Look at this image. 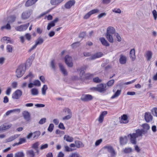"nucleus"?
<instances>
[{
  "instance_id": "3c124183",
  "label": "nucleus",
  "mask_w": 157,
  "mask_h": 157,
  "mask_svg": "<svg viewBox=\"0 0 157 157\" xmlns=\"http://www.w3.org/2000/svg\"><path fill=\"white\" fill-rule=\"evenodd\" d=\"M132 151V149L130 147L125 148L123 150L124 153H128L131 152Z\"/></svg>"
},
{
  "instance_id": "a19ab883",
  "label": "nucleus",
  "mask_w": 157,
  "mask_h": 157,
  "mask_svg": "<svg viewBox=\"0 0 157 157\" xmlns=\"http://www.w3.org/2000/svg\"><path fill=\"white\" fill-rule=\"evenodd\" d=\"M69 157H81L80 155L77 152L72 153L70 154Z\"/></svg>"
},
{
  "instance_id": "39448f33",
  "label": "nucleus",
  "mask_w": 157,
  "mask_h": 157,
  "mask_svg": "<svg viewBox=\"0 0 157 157\" xmlns=\"http://www.w3.org/2000/svg\"><path fill=\"white\" fill-rule=\"evenodd\" d=\"M65 62L67 66L69 67H72L73 66L72 59L69 55H67L65 58Z\"/></svg>"
},
{
  "instance_id": "e433bc0d",
  "label": "nucleus",
  "mask_w": 157,
  "mask_h": 157,
  "mask_svg": "<svg viewBox=\"0 0 157 157\" xmlns=\"http://www.w3.org/2000/svg\"><path fill=\"white\" fill-rule=\"evenodd\" d=\"M27 154L29 157H34L35 156L34 153L32 150L28 151Z\"/></svg>"
},
{
  "instance_id": "5fc2aeb1",
  "label": "nucleus",
  "mask_w": 157,
  "mask_h": 157,
  "mask_svg": "<svg viewBox=\"0 0 157 157\" xmlns=\"http://www.w3.org/2000/svg\"><path fill=\"white\" fill-rule=\"evenodd\" d=\"M7 51L9 52H11L12 51L13 48L11 45H8L6 47Z\"/></svg>"
},
{
  "instance_id": "b1692460",
  "label": "nucleus",
  "mask_w": 157,
  "mask_h": 157,
  "mask_svg": "<svg viewBox=\"0 0 157 157\" xmlns=\"http://www.w3.org/2000/svg\"><path fill=\"white\" fill-rule=\"evenodd\" d=\"M99 40L101 42L102 44L105 46H109V44L108 41L105 40L104 37H101Z\"/></svg>"
},
{
  "instance_id": "1a4fd4ad",
  "label": "nucleus",
  "mask_w": 157,
  "mask_h": 157,
  "mask_svg": "<svg viewBox=\"0 0 157 157\" xmlns=\"http://www.w3.org/2000/svg\"><path fill=\"white\" fill-rule=\"evenodd\" d=\"M32 10H29L23 12L21 15L22 19H28L32 14Z\"/></svg>"
},
{
  "instance_id": "393cba45",
  "label": "nucleus",
  "mask_w": 157,
  "mask_h": 157,
  "mask_svg": "<svg viewBox=\"0 0 157 157\" xmlns=\"http://www.w3.org/2000/svg\"><path fill=\"white\" fill-rule=\"evenodd\" d=\"M2 42H5L6 44L10 43L12 44L13 43V41L10 38L5 36L2 39Z\"/></svg>"
},
{
  "instance_id": "a211bd4d",
  "label": "nucleus",
  "mask_w": 157,
  "mask_h": 157,
  "mask_svg": "<svg viewBox=\"0 0 157 157\" xmlns=\"http://www.w3.org/2000/svg\"><path fill=\"white\" fill-rule=\"evenodd\" d=\"M64 0H51L50 3L51 5L56 6H59Z\"/></svg>"
},
{
  "instance_id": "9d476101",
  "label": "nucleus",
  "mask_w": 157,
  "mask_h": 157,
  "mask_svg": "<svg viewBox=\"0 0 157 157\" xmlns=\"http://www.w3.org/2000/svg\"><path fill=\"white\" fill-rule=\"evenodd\" d=\"M29 25V23H27L26 24L22 25L20 26L16 27L15 28V29L19 31H23L27 29Z\"/></svg>"
},
{
  "instance_id": "c03bdc74",
  "label": "nucleus",
  "mask_w": 157,
  "mask_h": 157,
  "mask_svg": "<svg viewBox=\"0 0 157 157\" xmlns=\"http://www.w3.org/2000/svg\"><path fill=\"white\" fill-rule=\"evenodd\" d=\"M54 125L53 124H49V125L48 127V131L50 132H52L53 131V130L54 129Z\"/></svg>"
},
{
  "instance_id": "37998d69",
  "label": "nucleus",
  "mask_w": 157,
  "mask_h": 157,
  "mask_svg": "<svg viewBox=\"0 0 157 157\" xmlns=\"http://www.w3.org/2000/svg\"><path fill=\"white\" fill-rule=\"evenodd\" d=\"M40 132L39 131H36L33 133L34 139H37L40 135Z\"/></svg>"
},
{
  "instance_id": "423d86ee",
  "label": "nucleus",
  "mask_w": 157,
  "mask_h": 157,
  "mask_svg": "<svg viewBox=\"0 0 157 157\" xmlns=\"http://www.w3.org/2000/svg\"><path fill=\"white\" fill-rule=\"evenodd\" d=\"M93 98V97L89 94H83L81 98V100L84 101H88L91 100Z\"/></svg>"
},
{
  "instance_id": "cd10ccee",
  "label": "nucleus",
  "mask_w": 157,
  "mask_h": 157,
  "mask_svg": "<svg viewBox=\"0 0 157 157\" xmlns=\"http://www.w3.org/2000/svg\"><path fill=\"white\" fill-rule=\"evenodd\" d=\"M11 126V124L2 125L0 126V131L9 128Z\"/></svg>"
},
{
  "instance_id": "8fccbe9b",
  "label": "nucleus",
  "mask_w": 157,
  "mask_h": 157,
  "mask_svg": "<svg viewBox=\"0 0 157 157\" xmlns=\"http://www.w3.org/2000/svg\"><path fill=\"white\" fill-rule=\"evenodd\" d=\"M114 82V80H111L108 81L107 83V85L108 86L111 87L112 86Z\"/></svg>"
},
{
  "instance_id": "412c9836",
  "label": "nucleus",
  "mask_w": 157,
  "mask_h": 157,
  "mask_svg": "<svg viewBox=\"0 0 157 157\" xmlns=\"http://www.w3.org/2000/svg\"><path fill=\"white\" fill-rule=\"evenodd\" d=\"M115 33V30L114 27L111 26L108 27L106 34L113 35Z\"/></svg>"
},
{
  "instance_id": "603ef678",
  "label": "nucleus",
  "mask_w": 157,
  "mask_h": 157,
  "mask_svg": "<svg viewBox=\"0 0 157 157\" xmlns=\"http://www.w3.org/2000/svg\"><path fill=\"white\" fill-rule=\"evenodd\" d=\"M51 67L53 70H56V67L54 60H52L51 62Z\"/></svg>"
},
{
  "instance_id": "6ab92c4d",
  "label": "nucleus",
  "mask_w": 157,
  "mask_h": 157,
  "mask_svg": "<svg viewBox=\"0 0 157 157\" xmlns=\"http://www.w3.org/2000/svg\"><path fill=\"white\" fill-rule=\"evenodd\" d=\"M144 117L147 122H149L152 119V116L149 112H146L145 113Z\"/></svg>"
},
{
  "instance_id": "bf43d9fd",
  "label": "nucleus",
  "mask_w": 157,
  "mask_h": 157,
  "mask_svg": "<svg viewBox=\"0 0 157 157\" xmlns=\"http://www.w3.org/2000/svg\"><path fill=\"white\" fill-rule=\"evenodd\" d=\"M93 81L95 82L99 83L101 82V79H100L98 77H96L94 78L93 79Z\"/></svg>"
},
{
  "instance_id": "774afa93",
  "label": "nucleus",
  "mask_w": 157,
  "mask_h": 157,
  "mask_svg": "<svg viewBox=\"0 0 157 157\" xmlns=\"http://www.w3.org/2000/svg\"><path fill=\"white\" fill-rule=\"evenodd\" d=\"M58 127L60 129L62 130H64L65 129V127L64 125L62 123H60L58 126Z\"/></svg>"
},
{
  "instance_id": "49530a36",
  "label": "nucleus",
  "mask_w": 157,
  "mask_h": 157,
  "mask_svg": "<svg viewBox=\"0 0 157 157\" xmlns=\"http://www.w3.org/2000/svg\"><path fill=\"white\" fill-rule=\"evenodd\" d=\"M39 144H40L39 142H36V143H35L34 144H33L32 147L33 148L35 149L37 151L38 147Z\"/></svg>"
},
{
  "instance_id": "6e6552de",
  "label": "nucleus",
  "mask_w": 157,
  "mask_h": 157,
  "mask_svg": "<svg viewBox=\"0 0 157 157\" xmlns=\"http://www.w3.org/2000/svg\"><path fill=\"white\" fill-rule=\"evenodd\" d=\"M22 94V92L20 90H17L12 94V97L14 99H18Z\"/></svg>"
},
{
  "instance_id": "0e129e2a",
  "label": "nucleus",
  "mask_w": 157,
  "mask_h": 157,
  "mask_svg": "<svg viewBox=\"0 0 157 157\" xmlns=\"http://www.w3.org/2000/svg\"><path fill=\"white\" fill-rule=\"evenodd\" d=\"M112 11L116 13H121V10L119 8H115L112 10Z\"/></svg>"
},
{
  "instance_id": "052dcab7",
  "label": "nucleus",
  "mask_w": 157,
  "mask_h": 157,
  "mask_svg": "<svg viewBox=\"0 0 157 157\" xmlns=\"http://www.w3.org/2000/svg\"><path fill=\"white\" fill-rule=\"evenodd\" d=\"M16 17L14 16H12L9 17V23H12L15 20Z\"/></svg>"
},
{
  "instance_id": "7ed1b4c3",
  "label": "nucleus",
  "mask_w": 157,
  "mask_h": 157,
  "mask_svg": "<svg viewBox=\"0 0 157 157\" xmlns=\"http://www.w3.org/2000/svg\"><path fill=\"white\" fill-rule=\"evenodd\" d=\"M26 68L24 65L21 64L18 66L16 71V76L17 78H20L24 74Z\"/></svg>"
},
{
  "instance_id": "69168bd1",
  "label": "nucleus",
  "mask_w": 157,
  "mask_h": 157,
  "mask_svg": "<svg viewBox=\"0 0 157 157\" xmlns=\"http://www.w3.org/2000/svg\"><path fill=\"white\" fill-rule=\"evenodd\" d=\"M46 121V118H42L39 121V123L40 124H42L45 123Z\"/></svg>"
},
{
  "instance_id": "c9c22d12",
  "label": "nucleus",
  "mask_w": 157,
  "mask_h": 157,
  "mask_svg": "<svg viewBox=\"0 0 157 157\" xmlns=\"http://www.w3.org/2000/svg\"><path fill=\"white\" fill-rule=\"evenodd\" d=\"M31 94L33 95H37L39 94L38 90L35 88L32 89L31 90Z\"/></svg>"
},
{
  "instance_id": "a18cd8bd",
  "label": "nucleus",
  "mask_w": 157,
  "mask_h": 157,
  "mask_svg": "<svg viewBox=\"0 0 157 157\" xmlns=\"http://www.w3.org/2000/svg\"><path fill=\"white\" fill-rule=\"evenodd\" d=\"M55 25L54 24V23H53L52 21L51 22H50L48 24L47 27V30H50L52 27L54 26Z\"/></svg>"
},
{
  "instance_id": "f03ea898",
  "label": "nucleus",
  "mask_w": 157,
  "mask_h": 157,
  "mask_svg": "<svg viewBox=\"0 0 157 157\" xmlns=\"http://www.w3.org/2000/svg\"><path fill=\"white\" fill-rule=\"evenodd\" d=\"M87 68L86 66H84L78 69L77 70L79 72V77L81 79L86 78L88 79L91 77L92 74L90 73H87L86 74H85L84 70Z\"/></svg>"
},
{
  "instance_id": "72a5a7b5",
  "label": "nucleus",
  "mask_w": 157,
  "mask_h": 157,
  "mask_svg": "<svg viewBox=\"0 0 157 157\" xmlns=\"http://www.w3.org/2000/svg\"><path fill=\"white\" fill-rule=\"evenodd\" d=\"M75 144L76 147L78 148H79L80 147H84V145L81 142L79 141H75Z\"/></svg>"
},
{
  "instance_id": "f704fd0d",
  "label": "nucleus",
  "mask_w": 157,
  "mask_h": 157,
  "mask_svg": "<svg viewBox=\"0 0 157 157\" xmlns=\"http://www.w3.org/2000/svg\"><path fill=\"white\" fill-rule=\"evenodd\" d=\"M152 53L151 51H148L146 52V57L148 60H150L151 59L152 57Z\"/></svg>"
},
{
  "instance_id": "79ce46f5",
  "label": "nucleus",
  "mask_w": 157,
  "mask_h": 157,
  "mask_svg": "<svg viewBox=\"0 0 157 157\" xmlns=\"http://www.w3.org/2000/svg\"><path fill=\"white\" fill-rule=\"evenodd\" d=\"M56 133L59 135V136L61 137L64 134V132L63 131H61L59 129H57L56 131Z\"/></svg>"
},
{
  "instance_id": "4468645a",
  "label": "nucleus",
  "mask_w": 157,
  "mask_h": 157,
  "mask_svg": "<svg viewBox=\"0 0 157 157\" xmlns=\"http://www.w3.org/2000/svg\"><path fill=\"white\" fill-rule=\"evenodd\" d=\"M106 85L105 84H101L97 85L98 91L102 92L105 91L106 90Z\"/></svg>"
},
{
  "instance_id": "09e8293b",
  "label": "nucleus",
  "mask_w": 157,
  "mask_h": 157,
  "mask_svg": "<svg viewBox=\"0 0 157 157\" xmlns=\"http://www.w3.org/2000/svg\"><path fill=\"white\" fill-rule=\"evenodd\" d=\"M151 111L154 116L157 117V108H153L152 109Z\"/></svg>"
},
{
  "instance_id": "680f3d73",
  "label": "nucleus",
  "mask_w": 157,
  "mask_h": 157,
  "mask_svg": "<svg viewBox=\"0 0 157 157\" xmlns=\"http://www.w3.org/2000/svg\"><path fill=\"white\" fill-rule=\"evenodd\" d=\"M152 13L155 20H156L157 17V12L155 10H154L152 11Z\"/></svg>"
},
{
  "instance_id": "e2e57ef3",
  "label": "nucleus",
  "mask_w": 157,
  "mask_h": 157,
  "mask_svg": "<svg viewBox=\"0 0 157 157\" xmlns=\"http://www.w3.org/2000/svg\"><path fill=\"white\" fill-rule=\"evenodd\" d=\"M34 85L37 86H40L41 84L39 80H36L34 81L33 82Z\"/></svg>"
},
{
  "instance_id": "7c9ffc66",
  "label": "nucleus",
  "mask_w": 157,
  "mask_h": 157,
  "mask_svg": "<svg viewBox=\"0 0 157 157\" xmlns=\"http://www.w3.org/2000/svg\"><path fill=\"white\" fill-rule=\"evenodd\" d=\"M64 140L68 142H72L74 140L73 138L69 135H65L63 137Z\"/></svg>"
},
{
  "instance_id": "6e6d98bb",
  "label": "nucleus",
  "mask_w": 157,
  "mask_h": 157,
  "mask_svg": "<svg viewBox=\"0 0 157 157\" xmlns=\"http://www.w3.org/2000/svg\"><path fill=\"white\" fill-rule=\"evenodd\" d=\"M114 35L118 41L120 42L121 41V38L118 33H116Z\"/></svg>"
},
{
  "instance_id": "2f4dec72",
  "label": "nucleus",
  "mask_w": 157,
  "mask_h": 157,
  "mask_svg": "<svg viewBox=\"0 0 157 157\" xmlns=\"http://www.w3.org/2000/svg\"><path fill=\"white\" fill-rule=\"evenodd\" d=\"M112 34H105V36L109 42L111 43H113L114 42V40Z\"/></svg>"
},
{
  "instance_id": "473e14b6",
  "label": "nucleus",
  "mask_w": 157,
  "mask_h": 157,
  "mask_svg": "<svg viewBox=\"0 0 157 157\" xmlns=\"http://www.w3.org/2000/svg\"><path fill=\"white\" fill-rule=\"evenodd\" d=\"M38 0H28L26 2L25 5L26 6H29L34 4Z\"/></svg>"
},
{
  "instance_id": "58836bf2",
  "label": "nucleus",
  "mask_w": 157,
  "mask_h": 157,
  "mask_svg": "<svg viewBox=\"0 0 157 157\" xmlns=\"http://www.w3.org/2000/svg\"><path fill=\"white\" fill-rule=\"evenodd\" d=\"M25 154L22 152H18L15 153L14 157H24Z\"/></svg>"
},
{
  "instance_id": "13d9d810",
  "label": "nucleus",
  "mask_w": 157,
  "mask_h": 157,
  "mask_svg": "<svg viewBox=\"0 0 157 157\" xmlns=\"http://www.w3.org/2000/svg\"><path fill=\"white\" fill-rule=\"evenodd\" d=\"M26 142V139L25 138H21L19 139V142L17 144L19 145L21 144Z\"/></svg>"
},
{
  "instance_id": "4d7b16f0",
  "label": "nucleus",
  "mask_w": 157,
  "mask_h": 157,
  "mask_svg": "<svg viewBox=\"0 0 157 157\" xmlns=\"http://www.w3.org/2000/svg\"><path fill=\"white\" fill-rule=\"evenodd\" d=\"M11 113H19L20 112V109H16L10 110Z\"/></svg>"
},
{
  "instance_id": "9b49d317",
  "label": "nucleus",
  "mask_w": 157,
  "mask_h": 157,
  "mask_svg": "<svg viewBox=\"0 0 157 157\" xmlns=\"http://www.w3.org/2000/svg\"><path fill=\"white\" fill-rule=\"evenodd\" d=\"M107 114V112L104 111L102 112L100 114L97 120L100 123H102L104 120V117Z\"/></svg>"
},
{
  "instance_id": "dca6fc26",
  "label": "nucleus",
  "mask_w": 157,
  "mask_h": 157,
  "mask_svg": "<svg viewBox=\"0 0 157 157\" xmlns=\"http://www.w3.org/2000/svg\"><path fill=\"white\" fill-rule=\"evenodd\" d=\"M119 61L120 63L121 64H125L127 61V57L124 55L122 54L120 55Z\"/></svg>"
},
{
  "instance_id": "aec40b11",
  "label": "nucleus",
  "mask_w": 157,
  "mask_h": 157,
  "mask_svg": "<svg viewBox=\"0 0 157 157\" xmlns=\"http://www.w3.org/2000/svg\"><path fill=\"white\" fill-rule=\"evenodd\" d=\"M119 122L121 124H126L128 123V120L127 116L126 115L124 114L121 116V118Z\"/></svg>"
},
{
  "instance_id": "4c0bfd02",
  "label": "nucleus",
  "mask_w": 157,
  "mask_h": 157,
  "mask_svg": "<svg viewBox=\"0 0 157 157\" xmlns=\"http://www.w3.org/2000/svg\"><path fill=\"white\" fill-rule=\"evenodd\" d=\"M44 42V40L41 38H39L36 41L35 44L37 46L41 44Z\"/></svg>"
},
{
  "instance_id": "a878e982",
  "label": "nucleus",
  "mask_w": 157,
  "mask_h": 157,
  "mask_svg": "<svg viewBox=\"0 0 157 157\" xmlns=\"http://www.w3.org/2000/svg\"><path fill=\"white\" fill-rule=\"evenodd\" d=\"M127 139L126 136L121 137L120 139V142L121 145H123L126 144L127 143Z\"/></svg>"
},
{
  "instance_id": "ddd939ff",
  "label": "nucleus",
  "mask_w": 157,
  "mask_h": 157,
  "mask_svg": "<svg viewBox=\"0 0 157 157\" xmlns=\"http://www.w3.org/2000/svg\"><path fill=\"white\" fill-rule=\"evenodd\" d=\"M99 10L97 9H95L90 11L87 13L84 16V18L85 19H87L91 15L93 14L96 13L98 12Z\"/></svg>"
},
{
  "instance_id": "4be33fe9",
  "label": "nucleus",
  "mask_w": 157,
  "mask_h": 157,
  "mask_svg": "<svg viewBox=\"0 0 157 157\" xmlns=\"http://www.w3.org/2000/svg\"><path fill=\"white\" fill-rule=\"evenodd\" d=\"M129 56L132 60L134 61L136 59L135 52L134 49H132L129 53Z\"/></svg>"
},
{
  "instance_id": "bb28decb",
  "label": "nucleus",
  "mask_w": 157,
  "mask_h": 157,
  "mask_svg": "<svg viewBox=\"0 0 157 157\" xmlns=\"http://www.w3.org/2000/svg\"><path fill=\"white\" fill-rule=\"evenodd\" d=\"M103 56V54L101 52H98L93 55L91 57V59H94L96 58H98L102 57Z\"/></svg>"
},
{
  "instance_id": "ea45409f",
  "label": "nucleus",
  "mask_w": 157,
  "mask_h": 157,
  "mask_svg": "<svg viewBox=\"0 0 157 157\" xmlns=\"http://www.w3.org/2000/svg\"><path fill=\"white\" fill-rule=\"evenodd\" d=\"M48 89V87L46 85H44L42 88V94L43 95H45L46 91Z\"/></svg>"
},
{
  "instance_id": "c756f323",
  "label": "nucleus",
  "mask_w": 157,
  "mask_h": 157,
  "mask_svg": "<svg viewBox=\"0 0 157 157\" xmlns=\"http://www.w3.org/2000/svg\"><path fill=\"white\" fill-rule=\"evenodd\" d=\"M19 135H20L18 134H16L11 136L8 139H6V141L7 142L11 141L15 139L16 138H18Z\"/></svg>"
},
{
  "instance_id": "c85d7f7f",
  "label": "nucleus",
  "mask_w": 157,
  "mask_h": 157,
  "mask_svg": "<svg viewBox=\"0 0 157 157\" xmlns=\"http://www.w3.org/2000/svg\"><path fill=\"white\" fill-rule=\"evenodd\" d=\"M59 66L61 71L63 74L65 75H67V72L63 66L62 64L59 63Z\"/></svg>"
},
{
  "instance_id": "0eeeda50",
  "label": "nucleus",
  "mask_w": 157,
  "mask_h": 157,
  "mask_svg": "<svg viewBox=\"0 0 157 157\" xmlns=\"http://www.w3.org/2000/svg\"><path fill=\"white\" fill-rule=\"evenodd\" d=\"M103 149H106L111 154L112 156H114L116 155V153L113 147L110 145L104 146Z\"/></svg>"
},
{
  "instance_id": "20e7f679",
  "label": "nucleus",
  "mask_w": 157,
  "mask_h": 157,
  "mask_svg": "<svg viewBox=\"0 0 157 157\" xmlns=\"http://www.w3.org/2000/svg\"><path fill=\"white\" fill-rule=\"evenodd\" d=\"M63 113H65V114H68L67 115L64 116L62 118L63 120H68L70 119L72 116V113L71 110L68 108H64L63 111Z\"/></svg>"
},
{
  "instance_id": "de8ad7c7",
  "label": "nucleus",
  "mask_w": 157,
  "mask_h": 157,
  "mask_svg": "<svg viewBox=\"0 0 157 157\" xmlns=\"http://www.w3.org/2000/svg\"><path fill=\"white\" fill-rule=\"evenodd\" d=\"M64 147L65 151L67 152L72 151L74 150L73 149L70 148L68 146H65Z\"/></svg>"
},
{
  "instance_id": "2eb2a0df",
  "label": "nucleus",
  "mask_w": 157,
  "mask_h": 157,
  "mask_svg": "<svg viewBox=\"0 0 157 157\" xmlns=\"http://www.w3.org/2000/svg\"><path fill=\"white\" fill-rule=\"evenodd\" d=\"M34 58V56L32 55L27 59L25 64L24 65L26 67H26H30Z\"/></svg>"
},
{
  "instance_id": "338daca9",
  "label": "nucleus",
  "mask_w": 157,
  "mask_h": 157,
  "mask_svg": "<svg viewBox=\"0 0 157 157\" xmlns=\"http://www.w3.org/2000/svg\"><path fill=\"white\" fill-rule=\"evenodd\" d=\"M79 45V42H77L75 43H73L71 45V47L73 48H75L77 47V46H78Z\"/></svg>"
},
{
  "instance_id": "f8f14e48",
  "label": "nucleus",
  "mask_w": 157,
  "mask_h": 157,
  "mask_svg": "<svg viewBox=\"0 0 157 157\" xmlns=\"http://www.w3.org/2000/svg\"><path fill=\"white\" fill-rule=\"evenodd\" d=\"M117 88L116 87L114 88L113 90V92L115 93L111 97V99H114L118 97L121 94V90H117Z\"/></svg>"
},
{
  "instance_id": "864d4df0",
  "label": "nucleus",
  "mask_w": 157,
  "mask_h": 157,
  "mask_svg": "<svg viewBox=\"0 0 157 157\" xmlns=\"http://www.w3.org/2000/svg\"><path fill=\"white\" fill-rule=\"evenodd\" d=\"M102 142V139H101L97 140L95 142V146L97 147L99 146Z\"/></svg>"
},
{
  "instance_id": "f257e3e1",
  "label": "nucleus",
  "mask_w": 157,
  "mask_h": 157,
  "mask_svg": "<svg viewBox=\"0 0 157 157\" xmlns=\"http://www.w3.org/2000/svg\"><path fill=\"white\" fill-rule=\"evenodd\" d=\"M142 128L141 129H137L136 133L129 134L128 136L130 137L131 143L133 144H136V138L138 137L142 136L143 134H146L150 128V126L147 123L143 124L141 125Z\"/></svg>"
},
{
  "instance_id": "f3484780",
  "label": "nucleus",
  "mask_w": 157,
  "mask_h": 157,
  "mask_svg": "<svg viewBox=\"0 0 157 157\" xmlns=\"http://www.w3.org/2000/svg\"><path fill=\"white\" fill-rule=\"evenodd\" d=\"M75 2V0H70L65 4L64 7L66 9H70L72 6L74 5Z\"/></svg>"
},
{
  "instance_id": "5701e85b",
  "label": "nucleus",
  "mask_w": 157,
  "mask_h": 157,
  "mask_svg": "<svg viewBox=\"0 0 157 157\" xmlns=\"http://www.w3.org/2000/svg\"><path fill=\"white\" fill-rule=\"evenodd\" d=\"M23 115L25 119L27 121L30 120V115L29 113L27 111H24L23 113Z\"/></svg>"
}]
</instances>
